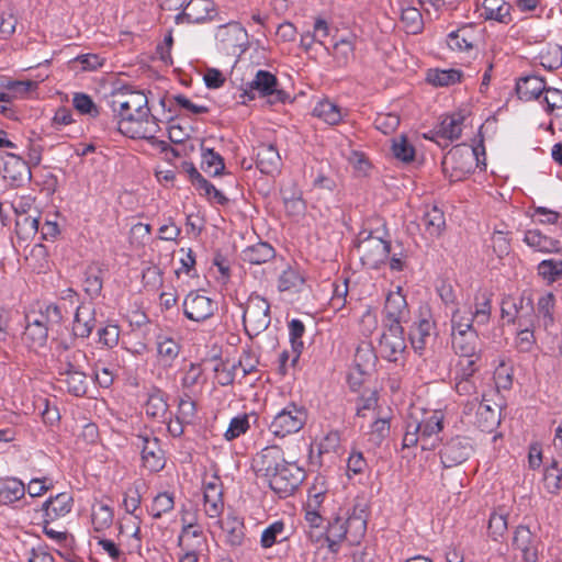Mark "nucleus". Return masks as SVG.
I'll use <instances>...</instances> for the list:
<instances>
[{"label": "nucleus", "mask_w": 562, "mask_h": 562, "mask_svg": "<svg viewBox=\"0 0 562 562\" xmlns=\"http://www.w3.org/2000/svg\"><path fill=\"white\" fill-rule=\"evenodd\" d=\"M406 347L403 326L384 324V330L379 341L382 358L390 362H397L403 358Z\"/></svg>", "instance_id": "obj_11"}, {"label": "nucleus", "mask_w": 562, "mask_h": 562, "mask_svg": "<svg viewBox=\"0 0 562 562\" xmlns=\"http://www.w3.org/2000/svg\"><path fill=\"white\" fill-rule=\"evenodd\" d=\"M536 337L533 333V317L525 321L524 326L519 327L515 338V347L519 352H531L536 347Z\"/></svg>", "instance_id": "obj_42"}, {"label": "nucleus", "mask_w": 562, "mask_h": 562, "mask_svg": "<svg viewBox=\"0 0 562 562\" xmlns=\"http://www.w3.org/2000/svg\"><path fill=\"white\" fill-rule=\"evenodd\" d=\"M305 333V326L300 319H292L289 323V336L291 347L294 353L292 362L295 363L299 360V357L303 350L304 344L302 340V336Z\"/></svg>", "instance_id": "obj_55"}, {"label": "nucleus", "mask_w": 562, "mask_h": 562, "mask_svg": "<svg viewBox=\"0 0 562 562\" xmlns=\"http://www.w3.org/2000/svg\"><path fill=\"white\" fill-rule=\"evenodd\" d=\"M542 101L541 103L544 106V111L548 114H552L557 110H562V91L552 88V87H546V90L542 93Z\"/></svg>", "instance_id": "obj_64"}, {"label": "nucleus", "mask_w": 562, "mask_h": 562, "mask_svg": "<svg viewBox=\"0 0 562 562\" xmlns=\"http://www.w3.org/2000/svg\"><path fill=\"white\" fill-rule=\"evenodd\" d=\"M462 72L458 69H435L427 75V80L436 87H447L460 82Z\"/></svg>", "instance_id": "obj_48"}, {"label": "nucleus", "mask_w": 562, "mask_h": 562, "mask_svg": "<svg viewBox=\"0 0 562 562\" xmlns=\"http://www.w3.org/2000/svg\"><path fill=\"white\" fill-rule=\"evenodd\" d=\"M72 508V497L68 493H59L55 497H49L43 504L45 520L49 522L66 516Z\"/></svg>", "instance_id": "obj_28"}, {"label": "nucleus", "mask_w": 562, "mask_h": 562, "mask_svg": "<svg viewBox=\"0 0 562 562\" xmlns=\"http://www.w3.org/2000/svg\"><path fill=\"white\" fill-rule=\"evenodd\" d=\"M166 394L159 389H151L145 403L147 416L154 419H162L168 413Z\"/></svg>", "instance_id": "obj_37"}, {"label": "nucleus", "mask_w": 562, "mask_h": 562, "mask_svg": "<svg viewBox=\"0 0 562 562\" xmlns=\"http://www.w3.org/2000/svg\"><path fill=\"white\" fill-rule=\"evenodd\" d=\"M3 177L11 180L12 184L19 186L24 180L31 178L29 162L15 154H8V160L4 162Z\"/></svg>", "instance_id": "obj_30"}, {"label": "nucleus", "mask_w": 562, "mask_h": 562, "mask_svg": "<svg viewBox=\"0 0 562 562\" xmlns=\"http://www.w3.org/2000/svg\"><path fill=\"white\" fill-rule=\"evenodd\" d=\"M117 119V130L133 139H146L160 151H170L178 156L175 148L160 140L156 134L160 132L159 120L151 114L147 95L131 87L114 90L108 101Z\"/></svg>", "instance_id": "obj_1"}, {"label": "nucleus", "mask_w": 562, "mask_h": 562, "mask_svg": "<svg viewBox=\"0 0 562 562\" xmlns=\"http://www.w3.org/2000/svg\"><path fill=\"white\" fill-rule=\"evenodd\" d=\"M133 445L140 449L143 467L150 472H159L165 468V453L160 441L150 432H142L135 436Z\"/></svg>", "instance_id": "obj_8"}, {"label": "nucleus", "mask_w": 562, "mask_h": 562, "mask_svg": "<svg viewBox=\"0 0 562 562\" xmlns=\"http://www.w3.org/2000/svg\"><path fill=\"white\" fill-rule=\"evenodd\" d=\"M544 78L530 74L517 79L515 90L521 101L539 100L546 90Z\"/></svg>", "instance_id": "obj_24"}, {"label": "nucleus", "mask_w": 562, "mask_h": 562, "mask_svg": "<svg viewBox=\"0 0 562 562\" xmlns=\"http://www.w3.org/2000/svg\"><path fill=\"white\" fill-rule=\"evenodd\" d=\"M86 355L81 350H65L59 356L58 372L60 378L72 373L74 371L82 370L81 363L85 361Z\"/></svg>", "instance_id": "obj_40"}, {"label": "nucleus", "mask_w": 562, "mask_h": 562, "mask_svg": "<svg viewBox=\"0 0 562 562\" xmlns=\"http://www.w3.org/2000/svg\"><path fill=\"white\" fill-rule=\"evenodd\" d=\"M271 323L270 304L257 293H251L245 304L243 324L246 334L252 338L263 333Z\"/></svg>", "instance_id": "obj_2"}, {"label": "nucleus", "mask_w": 562, "mask_h": 562, "mask_svg": "<svg viewBox=\"0 0 562 562\" xmlns=\"http://www.w3.org/2000/svg\"><path fill=\"white\" fill-rule=\"evenodd\" d=\"M512 9V4L505 0H483L481 16L485 20L509 24L513 21Z\"/></svg>", "instance_id": "obj_29"}, {"label": "nucleus", "mask_w": 562, "mask_h": 562, "mask_svg": "<svg viewBox=\"0 0 562 562\" xmlns=\"http://www.w3.org/2000/svg\"><path fill=\"white\" fill-rule=\"evenodd\" d=\"M501 423V406L483 396L475 413V425L484 432H492Z\"/></svg>", "instance_id": "obj_20"}, {"label": "nucleus", "mask_w": 562, "mask_h": 562, "mask_svg": "<svg viewBox=\"0 0 562 562\" xmlns=\"http://www.w3.org/2000/svg\"><path fill=\"white\" fill-rule=\"evenodd\" d=\"M479 34L472 24H465L447 35V45L453 52L471 53L476 50Z\"/></svg>", "instance_id": "obj_17"}, {"label": "nucleus", "mask_w": 562, "mask_h": 562, "mask_svg": "<svg viewBox=\"0 0 562 562\" xmlns=\"http://www.w3.org/2000/svg\"><path fill=\"white\" fill-rule=\"evenodd\" d=\"M412 427L417 429L422 437V449L435 448L439 434L443 428V414L441 411L425 412L420 417L409 416Z\"/></svg>", "instance_id": "obj_7"}, {"label": "nucleus", "mask_w": 562, "mask_h": 562, "mask_svg": "<svg viewBox=\"0 0 562 562\" xmlns=\"http://www.w3.org/2000/svg\"><path fill=\"white\" fill-rule=\"evenodd\" d=\"M214 12L215 8L212 0H190L183 7L182 12L176 16V22L203 23L211 20Z\"/></svg>", "instance_id": "obj_18"}, {"label": "nucleus", "mask_w": 562, "mask_h": 562, "mask_svg": "<svg viewBox=\"0 0 562 562\" xmlns=\"http://www.w3.org/2000/svg\"><path fill=\"white\" fill-rule=\"evenodd\" d=\"M537 272L548 284H552L562 279V260L544 259L538 263Z\"/></svg>", "instance_id": "obj_45"}, {"label": "nucleus", "mask_w": 562, "mask_h": 562, "mask_svg": "<svg viewBox=\"0 0 562 562\" xmlns=\"http://www.w3.org/2000/svg\"><path fill=\"white\" fill-rule=\"evenodd\" d=\"M525 308H527L528 315L533 317V305L530 299L525 300L524 297H520L516 301L512 296L504 297L501 308L502 318L507 323L517 324L518 327H522L525 321H527V318L521 314Z\"/></svg>", "instance_id": "obj_19"}, {"label": "nucleus", "mask_w": 562, "mask_h": 562, "mask_svg": "<svg viewBox=\"0 0 562 562\" xmlns=\"http://www.w3.org/2000/svg\"><path fill=\"white\" fill-rule=\"evenodd\" d=\"M480 360H481V357L459 358V360L454 367L453 379L476 380L475 373L480 369V366H479Z\"/></svg>", "instance_id": "obj_54"}, {"label": "nucleus", "mask_w": 562, "mask_h": 562, "mask_svg": "<svg viewBox=\"0 0 562 562\" xmlns=\"http://www.w3.org/2000/svg\"><path fill=\"white\" fill-rule=\"evenodd\" d=\"M286 462L281 447L272 445L265 447L255 454L251 468L256 476L266 482Z\"/></svg>", "instance_id": "obj_10"}, {"label": "nucleus", "mask_w": 562, "mask_h": 562, "mask_svg": "<svg viewBox=\"0 0 562 562\" xmlns=\"http://www.w3.org/2000/svg\"><path fill=\"white\" fill-rule=\"evenodd\" d=\"M274 248L270 244L263 241L249 246L241 252V259L250 265L266 263L274 258Z\"/></svg>", "instance_id": "obj_35"}, {"label": "nucleus", "mask_w": 562, "mask_h": 562, "mask_svg": "<svg viewBox=\"0 0 562 562\" xmlns=\"http://www.w3.org/2000/svg\"><path fill=\"white\" fill-rule=\"evenodd\" d=\"M401 22L406 33L418 34L424 29V21L420 11L414 7L403 8Z\"/></svg>", "instance_id": "obj_46"}, {"label": "nucleus", "mask_w": 562, "mask_h": 562, "mask_svg": "<svg viewBox=\"0 0 562 562\" xmlns=\"http://www.w3.org/2000/svg\"><path fill=\"white\" fill-rule=\"evenodd\" d=\"M249 427L250 425L248 416L246 414L238 415L231 419L228 428L224 432V438L227 441H232L247 432Z\"/></svg>", "instance_id": "obj_62"}, {"label": "nucleus", "mask_w": 562, "mask_h": 562, "mask_svg": "<svg viewBox=\"0 0 562 562\" xmlns=\"http://www.w3.org/2000/svg\"><path fill=\"white\" fill-rule=\"evenodd\" d=\"M452 348L459 358L481 357L480 338L476 331L452 333Z\"/></svg>", "instance_id": "obj_25"}, {"label": "nucleus", "mask_w": 562, "mask_h": 562, "mask_svg": "<svg viewBox=\"0 0 562 562\" xmlns=\"http://www.w3.org/2000/svg\"><path fill=\"white\" fill-rule=\"evenodd\" d=\"M304 477L302 468L296 463L286 462L266 483L280 498H285L297 490Z\"/></svg>", "instance_id": "obj_6"}, {"label": "nucleus", "mask_w": 562, "mask_h": 562, "mask_svg": "<svg viewBox=\"0 0 562 562\" xmlns=\"http://www.w3.org/2000/svg\"><path fill=\"white\" fill-rule=\"evenodd\" d=\"M360 260L368 269H378L391 252V245L381 237L369 235L357 245Z\"/></svg>", "instance_id": "obj_9"}, {"label": "nucleus", "mask_w": 562, "mask_h": 562, "mask_svg": "<svg viewBox=\"0 0 562 562\" xmlns=\"http://www.w3.org/2000/svg\"><path fill=\"white\" fill-rule=\"evenodd\" d=\"M204 512L210 518H218L224 509L222 483L213 476L204 484Z\"/></svg>", "instance_id": "obj_23"}, {"label": "nucleus", "mask_w": 562, "mask_h": 562, "mask_svg": "<svg viewBox=\"0 0 562 562\" xmlns=\"http://www.w3.org/2000/svg\"><path fill=\"white\" fill-rule=\"evenodd\" d=\"M514 369L504 358L499 359L498 366L494 371V381L497 389L508 390L513 384Z\"/></svg>", "instance_id": "obj_60"}, {"label": "nucleus", "mask_w": 562, "mask_h": 562, "mask_svg": "<svg viewBox=\"0 0 562 562\" xmlns=\"http://www.w3.org/2000/svg\"><path fill=\"white\" fill-rule=\"evenodd\" d=\"M463 116L461 114H452L446 116L439 124L436 135L446 140H456L462 133Z\"/></svg>", "instance_id": "obj_39"}, {"label": "nucleus", "mask_w": 562, "mask_h": 562, "mask_svg": "<svg viewBox=\"0 0 562 562\" xmlns=\"http://www.w3.org/2000/svg\"><path fill=\"white\" fill-rule=\"evenodd\" d=\"M59 381L64 383L67 391L75 396H83L87 393L88 381L82 370L64 375L59 378Z\"/></svg>", "instance_id": "obj_47"}, {"label": "nucleus", "mask_w": 562, "mask_h": 562, "mask_svg": "<svg viewBox=\"0 0 562 562\" xmlns=\"http://www.w3.org/2000/svg\"><path fill=\"white\" fill-rule=\"evenodd\" d=\"M333 56L338 67H346L355 57V43L351 38H341L333 47Z\"/></svg>", "instance_id": "obj_52"}, {"label": "nucleus", "mask_w": 562, "mask_h": 562, "mask_svg": "<svg viewBox=\"0 0 562 562\" xmlns=\"http://www.w3.org/2000/svg\"><path fill=\"white\" fill-rule=\"evenodd\" d=\"M91 522L98 532L108 529L113 522V510L105 504H98L92 507Z\"/></svg>", "instance_id": "obj_53"}, {"label": "nucleus", "mask_w": 562, "mask_h": 562, "mask_svg": "<svg viewBox=\"0 0 562 562\" xmlns=\"http://www.w3.org/2000/svg\"><path fill=\"white\" fill-rule=\"evenodd\" d=\"M218 48L227 55L240 56L249 46L248 33L239 22H228L216 29Z\"/></svg>", "instance_id": "obj_3"}, {"label": "nucleus", "mask_w": 562, "mask_h": 562, "mask_svg": "<svg viewBox=\"0 0 562 562\" xmlns=\"http://www.w3.org/2000/svg\"><path fill=\"white\" fill-rule=\"evenodd\" d=\"M182 528L178 539L179 547L182 550H199L204 551L206 549V538L204 537L202 528L191 520H188L186 516L181 518Z\"/></svg>", "instance_id": "obj_21"}, {"label": "nucleus", "mask_w": 562, "mask_h": 562, "mask_svg": "<svg viewBox=\"0 0 562 562\" xmlns=\"http://www.w3.org/2000/svg\"><path fill=\"white\" fill-rule=\"evenodd\" d=\"M248 86L249 91H246V93H251V95H249L250 99L255 98V91H257L260 97H268L276 92H278V94L280 93V91L277 90V77L267 70H258Z\"/></svg>", "instance_id": "obj_31"}, {"label": "nucleus", "mask_w": 562, "mask_h": 562, "mask_svg": "<svg viewBox=\"0 0 562 562\" xmlns=\"http://www.w3.org/2000/svg\"><path fill=\"white\" fill-rule=\"evenodd\" d=\"M345 539L348 540L346 522L344 517H336L328 522L326 530V540L328 541L329 549L336 552L340 542Z\"/></svg>", "instance_id": "obj_43"}, {"label": "nucleus", "mask_w": 562, "mask_h": 562, "mask_svg": "<svg viewBox=\"0 0 562 562\" xmlns=\"http://www.w3.org/2000/svg\"><path fill=\"white\" fill-rule=\"evenodd\" d=\"M202 166L205 172L216 177L223 173L225 164L223 157L212 148L202 147Z\"/></svg>", "instance_id": "obj_51"}, {"label": "nucleus", "mask_w": 562, "mask_h": 562, "mask_svg": "<svg viewBox=\"0 0 562 562\" xmlns=\"http://www.w3.org/2000/svg\"><path fill=\"white\" fill-rule=\"evenodd\" d=\"M390 435V420L387 418H376L368 432V441L373 447H380Z\"/></svg>", "instance_id": "obj_58"}, {"label": "nucleus", "mask_w": 562, "mask_h": 562, "mask_svg": "<svg viewBox=\"0 0 562 562\" xmlns=\"http://www.w3.org/2000/svg\"><path fill=\"white\" fill-rule=\"evenodd\" d=\"M384 324L402 325L408 318V307L402 288L397 286L396 291L390 292L386 296L384 308Z\"/></svg>", "instance_id": "obj_16"}, {"label": "nucleus", "mask_w": 562, "mask_h": 562, "mask_svg": "<svg viewBox=\"0 0 562 562\" xmlns=\"http://www.w3.org/2000/svg\"><path fill=\"white\" fill-rule=\"evenodd\" d=\"M175 507L173 494L168 492L159 493L153 499L150 514L155 519L160 518L164 514L171 512Z\"/></svg>", "instance_id": "obj_59"}, {"label": "nucleus", "mask_w": 562, "mask_h": 562, "mask_svg": "<svg viewBox=\"0 0 562 562\" xmlns=\"http://www.w3.org/2000/svg\"><path fill=\"white\" fill-rule=\"evenodd\" d=\"M422 225L429 237H439L446 228L443 212L436 205L427 209L423 215Z\"/></svg>", "instance_id": "obj_33"}, {"label": "nucleus", "mask_w": 562, "mask_h": 562, "mask_svg": "<svg viewBox=\"0 0 562 562\" xmlns=\"http://www.w3.org/2000/svg\"><path fill=\"white\" fill-rule=\"evenodd\" d=\"M104 58L98 54H82L69 61L71 69H79L81 71H93L101 68L104 64Z\"/></svg>", "instance_id": "obj_57"}, {"label": "nucleus", "mask_w": 562, "mask_h": 562, "mask_svg": "<svg viewBox=\"0 0 562 562\" xmlns=\"http://www.w3.org/2000/svg\"><path fill=\"white\" fill-rule=\"evenodd\" d=\"M181 350L180 344L171 337L160 335L157 337V355L164 366H171Z\"/></svg>", "instance_id": "obj_38"}, {"label": "nucleus", "mask_w": 562, "mask_h": 562, "mask_svg": "<svg viewBox=\"0 0 562 562\" xmlns=\"http://www.w3.org/2000/svg\"><path fill=\"white\" fill-rule=\"evenodd\" d=\"M476 323L473 311L467 308H457L451 318L452 333L476 331L473 323Z\"/></svg>", "instance_id": "obj_49"}, {"label": "nucleus", "mask_w": 562, "mask_h": 562, "mask_svg": "<svg viewBox=\"0 0 562 562\" xmlns=\"http://www.w3.org/2000/svg\"><path fill=\"white\" fill-rule=\"evenodd\" d=\"M221 527L225 532V542L231 547H240L245 539V526L243 520L236 516H227L221 521Z\"/></svg>", "instance_id": "obj_36"}, {"label": "nucleus", "mask_w": 562, "mask_h": 562, "mask_svg": "<svg viewBox=\"0 0 562 562\" xmlns=\"http://www.w3.org/2000/svg\"><path fill=\"white\" fill-rule=\"evenodd\" d=\"M256 150V164L262 173L272 175L280 169L281 157L272 144H260Z\"/></svg>", "instance_id": "obj_27"}, {"label": "nucleus", "mask_w": 562, "mask_h": 562, "mask_svg": "<svg viewBox=\"0 0 562 562\" xmlns=\"http://www.w3.org/2000/svg\"><path fill=\"white\" fill-rule=\"evenodd\" d=\"M26 326L22 339L29 348L36 349L43 347L47 340L48 327L41 319L42 315L30 313L26 315Z\"/></svg>", "instance_id": "obj_22"}, {"label": "nucleus", "mask_w": 562, "mask_h": 562, "mask_svg": "<svg viewBox=\"0 0 562 562\" xmlns=\"http://www.w3.org/2000/svg\"><path fill=\"white\" fill-rule=\"evenodd\" d=\"M307 420V412L304 406L289 403L282 408L270 424L271 432L277 437H285L300 431Z\"/></svg>", "instance_id": "obj_5"}, {"label": "nucleus", "mask_w": 562, "mask_h": 562, "mask_svg": "<svg viewBox=\"0 0 562 562\" xmlns=\"http://www.w3.org/2000/svg\"><path fill=\"white\" fill-rule=\"evenodd\" d=\"M473 451L470 440L465 437H453L440 450L441 463L445 468L457 467L469 459Z\"/></svg>", "instance_id": "obj_15"}, {"label": "nucleus", "mask_w": 562, "mask_h": 562, "mask_svg": "<svg viewBox=\"0 0 562 562\" xmlns=\"http://www.w3.org/2000/svg\"><path fill=\"white\" fill-rule=\"evenodd\" d=\"M288 538L289 536L285 533V524L282 520H277L262 531L260 544L262 548L268 549L276 543L286 540Z\"/></svg>", "instance_id": "obj_44"}, {"label": "nucleus", "mask_w": 562, "mask_h": 562, "mask_svg": "<svg viewBox=\"0 0 562 562\" xmlns=\"http://www.w3.org/2000/svg\"><path fill=\"white\" fill-rule=\"evenodd\" d=\"M474 156L475 150L465 145L454 146L447 153L442 160V169L450 181H461L471 173Z\"/></svg>", "instance_id": "obj_4"}, {"label": "nucleus", "mask_w": 562, "mask_h": 562, "mask_svg": "<svg viewBox=\"0 0 562 562\" xmlns=\"http://www.w3.org/2000/svg\"><path fill=\"white\" fill-rule=\"evenodd\" d=\"M544 484L549 492L555 493L560 490L562 483V474L559 461L553 459L544 471Z\"/></svg>", "instance_id": "obj_63"}, {"label": "nucleus", "mask_w": 562, "mask_h": 562, "mask_svg": "<svg viewBox=\"0 0 562 562\" xmlns=\"http://www.w3.org/2000/svg\"><path fill=\"white\" fill-rule=\"evenodd\" d=\"M313 115L329 125H336L342 120L341 109L329 100H322L313 109Z\"/></svg>", "instance_id": "obj_41"}, {"label": "nucleus", "mask_w": 562, "mask_h": 562, "mask_svg": "<svg viewBox=\"0 0 562 562\" xmlns=\"http://www.w3.org/2000/svg\"><path fill=\"white\" fill-rule=\"evenodd\" d=\"M24 483L15 477L0 480V505H11L25 495Z\"/></svg>", "instance_id": "obj_32"}, {"label": "nucleus", "mask_w": 562, "mask_h": 562, "mask_svg": "<svg viewBox=\"0 0 562 562\" xmlns=\"http://www.w3.org/2000/svg\"><path fill=\"white\" fill-rule=\"evenodd\" d=\"M95 326V313L91 304L77 307L72 322V333L76 337L87 338Z\"/></svg>", "instance_id": "obj_26"}, {"label": "nucleus", "mask_w": 562, "mask_h": 562, "mask_svg": "<svg viewBox=\"0 0 562 562\" xmlns=\"http://www.w3.org/2000/svg\"><path fill=\"white\" fill-rule=\"evenodd\" d=\"M376 356L373 348L368 342L360 344L355 353V364L359 369L360 373H364L368 369L374 366Z\"/></svg>", "instance_id": "obj_56"}, {"label": "nucleus", "mask_w": 562, "mask_h": 562, "mask_svg": "<svg viewBox=\"0 0 562 562\" xmlns=\"http://www.w3.org/2000/svg\"><path fill=\"white\" fill-rule=\"evenodd\" d=\"M392 153L396 159L403 162H411L415 157V148L404 135L393 139Z\"/></svg>", "instance_id": "obj_61"}, {"label": "nucleus", "mask_w": 562, "mask_h": 562, "mask_svg": "<svg viewBox=\"0 0 562 562\" xmlns=\"http://www.w3.org/2000/svg\"><path fill=\"white\" fill-rule=\"evenodd\" d=\"M435 335V322L429 308H422L418 318L409 329V341L413 350L423 356Z\"/></svg>", "instance_id": "obj_13"}, {"label": "nucleus", "mask_w": 562, "mask_h": 562, "mask_svg": "<svg viewBox=\"0 0 562 562\" xmlns=\"http://www.w3.org/2000/svg\"><path fill=\"white\" fill-rule=\"evenodd\" d=\"M183 313L186 317L195 323H202L217 311V302L199 291H191L183 300Z\"/></svg>", "instance_id": "obj_12"}, {"label": "nucleus", "mask_w": 562, "mask_h": 562, "mask_svg": "<svg viewBox=\"0 0 562 562\" xmlns=\"http://www.w3.org/2000/svg\"><path fill=\"white\" fill-rule=\"evenodd\" d=\"M513 547L520 552L522 562H538L541 540L537 532L526 525L516 527L513 537Z\"/></svg>", "instance_id": "obj_14"}, {"label": "nucleus", "mask_w": 562, "mask_h": 562, "mask_svg": "<svg viewBox=\"0 0 562 562\" xmlns=\"http://www.w3.org/2000/svg\"><path fill=\"white\" fill-rule=\"evenodd\" d=\"M304 283L303 277L297 270L289 267L278 279V289L281 292H297Z\"/></svg>", "instance_id": "obj_50"}, {"label": "nucleus", "mask_w": 562, "mask_h": 562, "mask_svg": "<svg viewBox=\"0 0 562 562\" xmlns=\"http://www.w3.org/2000/svg\"><path fill=\"white\" fill-rule=\"evenodd\" d=\"M524 241L532 249L541 252H554L560 248V241L542 234L539 229H528Z\"/></svg>", "instance_id": "obj_34"}]
</instances>
